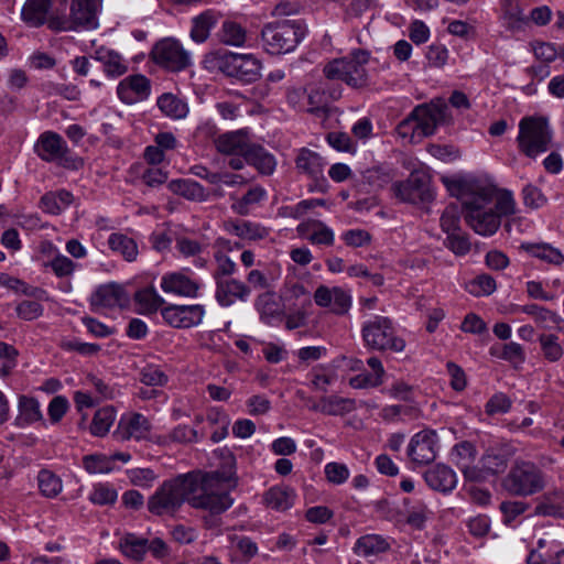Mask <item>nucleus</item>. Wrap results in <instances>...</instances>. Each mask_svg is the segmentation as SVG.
Wrapping results in <instances>:
<instances>
[{
  "label": "nucleus",
  "instance_id": "obj_1",
  "mask_svg": "<svg viewBox=\"0 0 564 564\" xmlns=\"http://www.w3.org/2000/svg\"><path fill=\"white\" fill-rule=\"evenodd\" d=\"M452 196L465 207V220L478 235L491 236L501 224V216L514 213V200L510 192H498L488 184L460 177H442Z\"/></svg>",
  "mask_w": 564,
  "mask_h": 564
},
{
  "label": "nucleus",
  "instance_id": "obj_2",
  "mask_svg": "<svg viewBox=\"0 0 564 564\" xmlns=\"http://www.w3.org/2000/svg\"><path fill=\"white\" fill-rule=\"evenodd\" d=\"M229 469L220 473H209L205 475L197 474L199 486L197 492L191 494L189 505L195 509H204L212 514H219L228 510L234 500L229 494L218 488L219 482H229L236 475V458L234 455L227 456Z\"/></svg>",
  "mask_w": 564,
  "mask_h": 564
},
{
  "label": "nucleus",
  "instance_id": "obj_3",
  "mask_svg": "<svg viewBox=\"0 0 564 564\" xmlns=\"http://www.w3.org/2000/svg\"><path fill=\"white\" fill-rule=\"evenodd\" d=\"M197 474L187 473L165 480L149 498L148 510L155 516H173L185 501L189 503L191 494L197 492Z\"/></svg>",
  "mask_w": 564,
  "mask_h": 564
},
{
  "label": "nucleus",
  "instance_id": "obj_4",
  "mask_svg": "<svg viewBox=\"0 0 564 564\" xmlns=\"http://www.w3.org/2000/svg\"><path fill=\"white\" fill-rule=\"evenodd\" d=\"M204 63L243 83H253L260 77L261 63L251 54L215 51L205 56Z\"/></svg>",
  "mask_w": 564,
  "mask_h": 564
},
{
  "label": "nucleus",
  "instance_id": "obj_5",
  "mask_svg": "<svg viewBox=\"0 0 564 564\" xmlns=\"http://www.w3.org/2000/svg\"><path fill=\"white\" fill-rule=\"evenodd\" d=\"M503 488L513 496L529 497L546 486V475L535 463L516 459L502 480Z\"/></svg>",
  "mask_w": 564,
  "mask_h": 564
},
{
  "label": "nucleus",
  "instance_id": "obj_6",
  "mask_svg": "<svg viewBox=\"0 0 564 564\" xmlns=\"http://www.w3.org/2000/svg\"><path fill=\"white\" fill-rule=\"evenodd\" d=\"M306 33L305 26L296 20H282L265 24L261 31L264 50L272 54L293 51Z\"/></svg>",
  "mask_w": 564,
  "mask_h": 564
},
{
  "label": "nucleus",
  "instance_id": "obj_7",
  "mask_svg": "<svg viewBox=\"0 0 564 564\" xmlns=\"http://www.w3.org/2000/svg\"><path fill=\"white\" fill-rule=\"evenodd\" d=\"M553 132L543 117H524L519 122L518 148L525 156L535 159L546 152L552 143Z\"/></svg>",
  "mask_w": 564,
  "mask_h": 564
},
{
  "label": "nucleus",
  "instance_id": "obj_8",
  "mask_svg": "<svg viewBox=\"0 0 564 564\" xmlns=\"http://www.w3.org/2000/svg\"><path fill=\"white\" fill-rule=\"evenodd\" d=\"M118 550L126 558L137 563L143 562L148 552L156 560L170 555V547L161 538L147 539L132 532H126L119 538Z\"/></svg>",
  "mask_w": 564,
  "mask_h": 564
},
{
  "label": "nucleus",
  "instance_id": "obj_9",
  "mask_svg": "<svg viewBox=\"0 0 564 564\" xmlns=\"http://www.w3.org/2000/svg\"><path fill=\"white\" fill-rule=\"evenodd\" d=\"M361 333L366 345L373 349L401 352L405 348V341L395 336L388 317L376 316L364 325Z\"/></svg>",
  "mask_w": 564,
  "mask_h": 564
},
{
  "label": "nucleus",
  "instance_id": "obj_10",
  "mask_svg": "<svg viewBox=\"0 0 564 564\" xmlns=\"http://www.w3.org/2000/svg\"><path fill=\"white\" fill-rule=\"evenodd\" d=\"M97 25L96 0H73L69 20L53 18L48 22V28L53 31H69L77 28L95 29Z\"/></svg>",
  "mask_w": 564,
  "mask_h": 564
},
{
  "label": "nucleus",
  "instance_id": "obj_11",
  "mask_svg": "<svg viewBox=\"0 0 564 564\" xmlns=\"http://www.w3.org/2000/svg\"><path fill=\"white\" fill-rule=\"evenodd\" d=\"M151 55L156 65L170 72H181L192 64L189 53L174 39L159 41Z\"/></svg>",
  "mask_w": 564,
  "mask_h": 564
},
{
  "label": "nucleus",
  "instance_id": "obj_12",
  "mask_svg": "<svg viewBox=\"0 0 564 564\" xmlns=\"http://www.w3.org/2000/svg\"><path fill=\"white\" fill-rule=\"evenodd\" d=\"M393 192L401 200L412 204L433 199L431 176L424 171H413L406 181L393 185Z\"/></svg>",
  "mask_w": 564,
  "mask_h": 564
},
{
  "label": "nucleus",
  "instance_id": "obj_13",
  "mask_svg": "<svg viewBox=\"0 0 564 564\" xmlns=\"http://www.w3.org/2000/svg\"><path fill=\"white\" fill-rule=\"evenodd\" d=\"M512 455L513 449L509 445L489 447L480 457L477 468L469 470V475L474 476V482H481L488 477L503 473Z\"/></svg>",
  "mask_w": 564,
  "mask_h": 564
},
{
  "label": "nucleus",
  "instance_id": "obj_14",
  "mask_svg": "<svg viewBox=\"0 0 564 564\" xmlns=\"http://www.w3.org/2000/svg\"><path fill=\"white\" fill-rule=\"evenodd\" d=\"M447 110V105L441 100L416 106L409 116L415 123L419 137L432 135L437 124L445 120Z\"/></svg>",
  "mask_w": 564,
  "mask_h": 564
},
{
  "label": "nucleus",
  "instance_id": "obj_15",
  "mask_svg": "<svg viewBox=\"0 0 564 564\" xmlns=\"http://www.w3.org/2000/svg\"><path fill=\"white\" fill-rule=\"evenodd\" d=\"M163 319L175 328H191L202 323L205 307L200 304L169 305L161 311Z\"/></svg>",
  "mask_w": 564,
  "mask_h": 564
},
{
  "label": "nucleus",
  "instance_id": "obj_16",
  "mask_svg": "<svg viewBox=\"0 0 564 564\" xmlns=\"http://www.w3.org/2000/svg\"><path fill=\"white\" fill-rule=\"evenodd\" d=\"M327 161L319 153L306 148L299 150L295 159V166L315 182L316 188L324 192L327 187V180L324 170Z\"/></svg>",
  "mask_w": 564,
  "mask_h": 564
},
{
  "label": "nucleus",
  "instance_id": "obj_17",
  "mask_svg": "<svg viewBox=\"0 0 564 564\" xmlns=\"http://www.w3.org/2000/svg\"><path fill=\"white\" fill-rule=\"evenodd\" d=\"M408 455L414 464L427 465L437 455V435L433 431H422L415 434L408 446Z\"/></svg>",
  "mask_w": 564,
  "mask_h": 564
},
{
  "label": "nucleus",
  "instance_id": "obj_18",
  "mask_svg": "<svg viewBox=\"0 0 564 564\" xmlns=\"http://www.w3.org/2000/svg\"><path fill=\"white\" fill-rule=\"evenodd\" d=\"M151 431L149 420L141 413L123 414L119 422L115 436L120 441L145 440Z\"/></svg>",
  "mask_w": 564,
  "mask_h": 564
},
{
  "label": "nucleus",
  "instance_id": "obj_19",
  "mask_svg": "<svg viewBox=\"0 0 564 564\" xmlns=\"http://www.w3.org/2000/svg\"><path fill=\"white\" fill-rule=\"evenodd\" d=\"M129 294L118 283H107L98 286L90 296L95 310L124 307L129 304Z\"/></svg>",
  "mask_w": 564,
  "mask_h": 564
},
{
  "label": "nucleus",
  "instance_id": "obj_20",
  "mask_svg": "<svg viewBox=\"0 0 564 564\" xmlns=\"http://www.w3.org/2000/svg\"><path fill=\"white\" fill-rule=\"evenodd\" d=\"M215 283V297L219 305L224 307H228L237 301L246 302L251 294L250 286L230 276L217 280Z\"/></svg>",
  "mask_w": 564,
  "mask_h": 564
},
{
  "label": "nucleus",
  "instance_id": "obj_21",
  "mask_svg": "<svg viewBox=\"0 0 564 564\" xmlns=\"http://www.w3.org/2000/svg\"><path fill=\"white\" fill-rule=\"evenodd\" d=\"M314 301L321 307H329L335 314L348 313L351 304L350 294L341 288L319 285L314 293Z\"/></svg>",
  "mask_w": 564,
  "mask_h": 564
},
{
  "label": "nucleus",
  "instance_id": "obj_22",
  "mask_svg": "<svg viewBox=\"0 0 564 564\" xmlns=\"http://www.w3.org/2000/svg\"><path fill=\"white\" fill-rule=\"evenodd\" d=\"M34 151L43 161L61 162L66 156L68 148L58 133L45 131L39 137Z\"/></svg>",
  "mask_w": 564,
  "mask_h": 564
},
{
  "label": "nucleus",
  "instance_id": "obj_23",
  "mask_svg": "<svg viewBox=\"0 0 564 564\" xmlns=\"http://www.w3.org/2000/svg\"><path fill=\"white\" fill-rule=\"evenodd\" d=\"M160 286L165 293L185 297H196L199 291V283L182 272L164 274Z\"/></svg>",
  "mask_w": 564,
  "mask_h": 564
},
{
  "label": "nucleus",
  "instance_id": "obj_24",
  "mask_svg": "<svg viewBox=\"0 0 564 564\" xmlns=\"http://www.w3.org/2000/svg\"><path fill=\"white\" fill-rule=\"evenodd\" d=\"M117 94L123 102L131 105L149 96L150 83L143 75H132L119 83Z\"/></svg>",
  "mask_w": 564,
  "mask_h": 564
},
{
  "label": "nucleus",
  "instance_id": "obj_25",
  "mask_svg": "<svg viewBox=\"0 0 564 564\" xmlns=\"http://www.w3.org/2000/svg\"><path fill=\"white\" fill-rule=\"evenodd\" d=\"M215 147L223 154L246 156L251 143L245 130H237L218 135L215 139Z\"/></svg>",
  "mask_w": 564,
  "mask_h": 564
},
{
  "label": "nucleus",
  "instance_id": "obj_26",
  "mask_svg": "<svg viewBox=\"0 0 564 564\" xmlns=\"http://www.w3.org/2000/svg\"><path fill=\"white\" fill-rule=\"evenodd\" d=\"M424 479L432 489L441 492L452 491L457 484L455 471L448 466L442 464L426 470Z\"/></svg>",
  "mask_w": 564,
  "mask_h": 564
},
{
  "label": "nucleus",
  "instance_id": "obj_27",
  "mask_svg": "<svg viewBox=\"0 0 564 564\" xmlns=\"http://www.w3.org/2000/svg\"><path fill=\"white\" fill-rule=\"evenodd\" d=\"M94 58L102 64L109 77H119L128 72V62L116 51L101 46L95 51Z\"/></svg>",
  "mask_w": 564,
  "mask_h": 564
},
{
  "label": "nucleus",
  "instance_id": "obj_28",
  "mask_svg": "<svg viewBox=\"0 0 564 564\" xmlns=\"http://www.w3.org/2000/svg\"><path fill=\"white\" fill-rule=\"evenodd\" d=\"M52 0H26L22 8V20L30 26L36 28L50 22L48 17Z\"/></svg>",
  "mask_w": 564,
  "mask_h": 564
},
{
  "label": "nucleus",
  "instance_id": "obj_29",
  "mask_svg": "<svg viewBox=\"0 0 564 564\" xmlns=\"http://www.w3.org/2000/svg\"><path fill=\"white\" fill-rule=\"evenodd\" d=\"M225 229L243 240H262L269 235L265 227L243 219L226 221Z\"/></svg>",
  "mask_w": 564,
  "mask_h": 564
},
{
  "label": "nucleus",
  "instance_id": "obj_30",
  "mask_svg": "<svg viewBox=\"0 0 564 564\" xmlns=\"http://www.w3.org/2000/svg\"><path fill=\"white\" fill-rule=\"evenodd\" d=\"M216 36L224 45L241 47L247 42L248 33L241 23L227 19L223 21Z\"/></svg>",
  "mask_w": 564,
  "mask_h": 564
},
{
  "label": "nucleus",
  "instance_id": "obj_31",
  "mask_svg": "<svg viewBox=\"0 0 564 564\" xmlns=\"http://www.w3.org/2000/svg\"><path fill=\"white\" fill-rule=\"evenodd\" d=\"M167 188L175 195L182 196L187 200L205 202L208 193L203 185L189 178L172 180Z\"/></svg>",
  "mask_w": 564,
  "mask_h": 564
},
{
  "label": "nucleus",
  "instance_id": "obj_32",
  "mask_svg": "<svg viewBox=\"0 0 564 564\" xmlns=\"http://www.w3.org/2000/svg\"><path fill=\"white\" fill-rule=\"evenodd\" d=\"M300 236L314 245L330 246L334 242V232L321 221L312 220L297 226Z\"/></svg>",
  "mask_w": 564,
  "mask_h": 564
},
{
  "label": "nucleus",
  "instance_id": "obj_33",
  "mask_svg": "<svg viewBox=\"0 0 564 564\" xmlns=\"http://www.w3.org/2000/svg\"><path fill=\"white\" fill-rule=\"evenodd\" d=\"M220 14L214 10H206L192 19L189 36L196 43H204L210 30L217 24Z\"/></svg>",
  "mask_w": 564,
  "mask_h": 564
},
{
  "label": "nucleus",
  "instance_id": "obj_34",
  "mask_svg": "<svg viewBox=\"0 0 564 564\" xmlns=\"http://www.w3.org/2000/svg\"><path fill=\"white\" fill-rule=\"evenodd\" d=\"M453 456H455L456 465L468 481H474V476L469 475V470L477 468L473 465L477 457V451L473 443L468 441L460 442L454 446Z\"/></svg>",
  "mask_w": 564,
  "mask_h": 564
},
{
  "label": "nucleus",
  "instance_id": "obj_35",
  "mask_svg": "<svg viewBox=\"0 0 564 564\" xmlns=\"http://www.w3.org/2000/svg\"><path fill=\"white\" fill-rule=\"evenodd\" d=\"M245 159L248 164L254 166L263 175H271L275 171L276 160L274 155L261 145L251 144Z\"/></svg>",
  "mask_w": 564,
  "mask_h": 564
},
{
  "label": "nucleus",
  "instance_id": "obj_36",
  "mask_svg": "<svg viewBox=\"0 0 564 564\" xmlns=\"http://www.w3.org/2000/svg\"><path fill=\"white\" fill-rule=\"evenodd\" d=\"M74 200V196L66 189L47 192L40 199V208L51 215H59Z\"/></svg>",
  "mask_w": 564,
  "mask_h": 564
},
{
  "label": "nucleus",
  "instance_id": "obj_37",
  "mask_svg": "<svg viewBox=\"0 0 564 564\" xmlns=\"http://www.w3.org/2000/svg\"><path fill=\"white\" fill-rule=\"evenodd\" d=\"M368 366L372 372H361L355 376V388H376L383 382L384 368L382 362L377 357H371L367 360Z\"/></svg>",
  "mask_w": 564,
  "mask_h": 564
},
{
  "label": "nucleus",
  "instance_id": "obj_38",
  "mask_svg": "<svg viewBox=\"0 0 564 564\" xmlns=\"http://www.w3.org/2000/svg\"><path fill=\"white\" fill-rule=\"evenodd\" d=\"M267 197V191L262 186H253L240 198H235L231 204L234 213L246 216Z\"/></svg>",
  "mask_w": 564,
  "mask_h": 564
},
{
  "label": "nucleus",
  "instance_id": "obj_39",
  "mask_svg": "<svg viewBox=\"0 0 564 564\" xmlns=\"http://www.w3.org/2000/svg\"><path fill=\"white\" fill-rule=\"evenodd\" d=\"M520 248L530 256L554 265H560L564 262V254L549 243L525 242L522 243Z\"/></svg>",
  "mask_w": 564,
  "mask_h": 564
},
{
  "label": "nucleus",
  "instance_id": "obj_40",
  "mask_svg": "<svg viewBox=\"0 0 564 564\" xmlns=\"http://www.w3.org/2000/svg\"><path fill=\"white\" fill-rule=\"evenodd\" d=\"M108 246L113 252L119 253L129 262L134 261L139 253L137 242L121 232L111 234L108 238Z\"/></svg>",
  "mask_w": 564,
  "mask_h": 564
},
{
  "label": "nucleus",
  "instance_id": "obj_41",
  "mask_svg": "<svg viewBox=\"0 0 564 564\" xmlns=\"http://www.w3.org/2000/svg\"><path fill=\"white\" fill-rule=\"evenodd\" d=\"M324 74L330 80H340L350 85L352 80V61L347 56L334 58L325 65Z\"/></svg>",
  "mask_w": 564,
  "mask_h": 564
},
{
  "label": "nucleus",
  "instance_id": "obj_42",
  "mask_svg": "<svg viewBox=\"0 0 564 564\" xmlns=\"http://www.w3.org/2000/svg\"><path fill=\"white\" fill-rule=\"evenodd\" d=\"M308 107L306 111L314 115H325L328 107L329 96L326 94L325 85L316 83L306 88Z\"/></svg>",
  "mask_w": 564,
  "mask_h": 564
},
{
  "label": "nucleus",
  "instance_id": "obj_43",
  "mask_svg": "<svg viewBox=\"0 0 564 564\" xmlns=\"http://www.w3.org/2000/svg\"><path fill=\"white\" fill-rule=\"evenodd\" d=\"M382 419L386 421L415 420L421 416V409L415 402L408 404L387 405L382 409Z\"/></svg>",
  "mask_w": 564,
  "mask_h": 564
},
{
  "label": "nucleus",
  "instance_id": "obj_44",
  "mask_svg": "<svg viewBox=\"0 0 564 564\" xmlns=\"http://www.w3.org/2000/svg\"><path fill=\"white\" fill-rule=\"evenodd\" d=\"M293 491L282 487H272L263 496L265 506L276 511L288 510L293 506Z\"/></svg>",
  "mask_w": 564,
  "mask_h": 564
},
{
  "label": "nucleus",
  "instance_id": "obj_45",
  "mask_svg": "<svg viewBox=\"0 0 564 564\" xmlns=\"http://www.w3.org/2000/svg\"><path fill=\"white\" fill-rule=\"evenodd\" d=\"M117 417L116 410L111 405L98 409L90 424V433L94 436L102 437L108 434Z\"/></svg>",
  "mask_w": 564,
  "mask_h": 564
},
{
  "label": "nucleus",
  "instance_id": "obj_46",
  "mask_svg": "<svg viewBox=\"0 0 564 564\" xmlns=\"http://www.w3.org/2000/svg\"><path fill=\"white\" fill-rule=\"evenodd\" d=\"M160 110L173 119H183L188 113L187 104L173 94H163L158 99Z\"/></svg>",
  "mask_w": 564,
  "mask_h": 564
},
{
  "label": "nucleus",
  "instance_id": "obj_47",
  "mask_svg": "<svg viewBox=\"0 0 564 564\" xmlns=\"http://www.w3.org/2000/svg\"><path fill=\"white\" fill-rule=\"evenodd\" d=\"M390 544L378 534H367L358 539L355 551L364 556H372L386 552Z\"/></svg>",
  "mask_w": 564,
  "mask_h": 564
},
{
  "label": "nucleus",
  "instance_id": "obj_48",
  "mask_svg": "<svg viewBox=\"0 0 564 564\" xmlns=\"http://www.w3.org/2000/svg\"><path fill=\"white\" fill-rule=\"evenodd\" d=\"M256 307L260 313L261 319L267 324H271L281 314L280 304L272 292L260 294L256 301Z\"/></svg>",
  "mask_w": 564,
  "mask_h": 564
},
{
  "label": "nucleus",
  "instance_id": "obj_49",
  "mask_svg": "<svg viewBox=\"0 0 564 564\" xmlns=\"http://www.w3.org/2000/svg\"><path fill=\"white\" fill-rule=\"evenodd\" d=\"M503 24L510 30H518L524 22V15L519 0L500 1Z\"/></svg>",
  "mask_w": 564,
  "mask_h": 564
},
{
  "label": "nucleus",
  "instance_id": "obj_50",
  "mask_svg": "<svg viewBox=\"0 0 564 564\" xmlns=\"http://www.w3.org/2000/svg\"><path fill=\"white\" fill-rule=\"evenodd\" d=\"M37 485L41 494L47 498L56 497L63 489L61 478L48 469L39 471Z\"/></svg>",
  "mask_w": 564,
  "mask_h": 564
},
{
  "label": "nucleus",
  "instance_id": "obj_51",
  "mask_svg": "<svg viewBox=\"0 0 564 564\" xmlns=\"http://www.w3.org/2000/svg\"><path fill=\"white\" fill-rule=\"evenodd\" d=\"M134 299L137 304L140 306V312L143 314L156 312L164 304V300L153 288H147L138 291Z\"/></svg>",
  "mask_w": 564,
  "mask_h": 564
},
{
  "label": "nucleus",
  "instance_id": "obj_52",
  "mask_svg": "<svg viewBox=\"0 0 564 564\" xmlns=\"http://www.w3.org/2000/svg\"><path fill=\"white\" fill-rule=\"evenodd\" d=\"M19 420L24 424H31L42 419L40 403L36 399L22 395L19 399Z\"/></svg>",
  "mask_w": 564,
  "mask_h": 564
},
{
  "label": "nucleus",
  "instance_id": "obj_53",
  "mask_svg": "<svg viewBox=\"0 0 564 564\" xmlns=\"http://www.w3.org/2000/svg\"><path fill=\"white\" fill-rule=\"evenodd\" d=\"M539 343L546 360L550 362H556L562 358L564 350L556 335L541 334L539 336Z\"/></svg>",
  "mask_w": 564,
  "mask_h": 564
},
{
  "label": "nucleus",
  "instance_id": "obj_54",
  "mask_svg": "<svg viewBox=\"0 0 564 564\" xmlns=\"http://www.w3.org/2000/svg\"><path fill=\"white\" fill-rule=\"evenodd\" d=\"M83 466L89 474H107L113 469L111 458L102 454H91L83 457Z\"/></svg>",
  "mask_w": 564,
  "mask_h": 564
},
{
  "label": "nucleus",
  "instance_id": "obj_55",
  "mask_svg": "<svg viewBox=\"0 0 564 564\" xmlns=\"http://www.w3.org/2000/svg\"><path fill=\"white\" fill-rule=\"evenodd\" d=\"M197 440V432L187 425H178L169 434L162 436L161 444L170 445L172 443L184 444Z\"/></svg>",
  "mask_w": 564,
  "mask_h": 564
},
{
  "label": "nucleus",
  "instance_id": "obj_56",
  "mask_svg": "<svg viewBox=\"0 0 564 564\" xmlns=\"http://www.w3.org/2000/svg\"><path fill=\"white\" fill-rule=\"evenodd\" d=\"M352 405L351 400L340 397L323 398L319 402V410L326 414L340 415L348 412Z\"/></svg>",
  "mask_w": 564,
  "mask_h": 564
},
{
  "label": "nucleus",
  "instance_id": "obj_57",
  "mask_svg": "<svg viewBox=\"0 0 564 564\" xmlns=\"http://www.w3.org/2000/svg\"><path fill=\"white\" fill-rule=\"evenodd\" d=\"M118 497L117 490L108 484H97L89 495V500L99 506L112 505Z\"/></svg>",
  "mask_w": 564,
  "mask_h": 564
},
{
  "label": "nucleus",
  "instance_id": "obj_58",
  "mask_svg": "<svg viewBox=\"0 0 564 564\" xmlns=\"http://www.w3.org/2000/svg\"><path fill=\"white\" fill-rule=\"evenodd\" d=\"M214 259L216 269L213 272V278L215 281L228 278L236 272V263L224 252L215 251Z\"/></svg>",
  "mask_w": 564,
  "mask_h": 564
},
{
  "label": "nucleus",
  "instance_id": "obj_59",
  "mask_svg": "<svg viewBox=\"0 0 564 564\" xmlns=\"http://www.w3.org/2000/svg\"><path fill=\"white\" fill-rule=\"evenodd\" d=\"M61 348L65 351H76L83 356H95L101 349L98 344L84 343L77 338L62 340Z\"/></svg>",
  "mask_w": 564,
  "mask_h": 564
},
{
  "label": "nucleus",
  "instance_id": "obj_60",
  "mask_svg": "<svg viewBox=\"0 0 564 564\" xmlns=\"http://www.w3.org/2000/svg\"><path fill=\"white\" fill-rule=\"evenodd\" d=\"M534 322L542 329H561L564 319L557 313L541 306Z\"/></svg>",
  "mask_w": 564,
  "mask_h": 564
},
{
  "label": "nucleus",
  "instance_id": "obj_61",
  "mask_svg": "<svg viewBox=\"0 0 564 564\" xmlns=\"http://www.w3.org/2000/svg\"><path fill=\"white\" fill-rule=\"evenodd\" d=\"M140 381L147 386H164L167 382V376L158 366L147 365L140 370Z\"/></svg>",
  "mask_w": 564,
  "mask_h": 564
},
{
  "label": "nucleus",
  "instance_id": "obj_62",
  "mask_svg": "<svg viewBox=\"0 0 564 564\" xmlns=\"http://www.w3.org/2000/svg\"><path fill=\"white\" fill-rule=\"evenodd\" d=\"M500 359L511 362L514 367L522 365L525 360L523 347L514 341L502 345Z\"/></svg>",
  "mask_w": 564,
  "mask_h": 564
},
{
  "label": "nucleus",
  "instance_id": "obj_63",
  "mask_svg": "<svg viewBox=\"0 0 564 564\" xmlns=\"http://www.w3.org/2000/svg\"><path fill=\"white\" fill-rule=\"evenodd\" d=\"M362 178L371 187L379 188L391 180L390 173L383 166H373L362 172Z\"/></svg>",
  "mask_w": 564,
  "mask_h": 564
},
{
  "label": "nucleus",
  "instance_id": "obj_64",
  "mask_svg": "<svg viewBox=\"0 0 564 564\" xmlns=\"http://www.w3.org/2000/svg\"><path fill=\"white\" fill-rule=\"evenodd\" d=\"M496 290V281L494 278L487 274L477 276L469 288V292L476 296L490 295Z\"/></svg>",
  "mask_w": 564,
  "mask_h": 564
}]
</instances>
